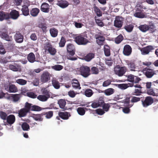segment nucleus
<instances>
[{"mask_svg": "<svg viewBox=\"0 0 158 158\" xmlns=\"http://www.w3.org/2000/svg\"><path fill=\"white\" fill-rule=\"evenodd\" d=\"M66 49L67 52L69 54L67 56L68 59L71 60H77V58L76 57H71L70 55L73 56L74 55L75 53V48L74 46L71 43L68 44L66 46Z\"/></svg>", "mask_w": 158, "mask_h": 158, "instance_id": "f257e3e1", "label": "nucleus"}, {"mask_svg": "<svg viewBox=\"0 0 158 158\" xmlns=\"http://www.w3.org/2000/svg\"><path fill=\"white\" fill-rule=\"evenodd\" d=\"M127 68L125 66H121L119 65H116L114 68V73L118 76H123L127 71Z\"/></svg>", "mask_w": 158, "mask_h": 158, "instance_id": "f03ea898", "label": "nucleus"}, {"mask_svg": "<svg viewBox=\"0 0 158 158\" xmlns=\"http://www.w3.org/2000/svg\"><path fill=\"white\" fill-rule=\"evenodd\" d=\"M74 39L75 42L79 45H85L89 42L87 39L81 34L76 36Z\"/></svg>", "mask_w": 158, "mask_h": 158, "instance_id": "7ed1b4c3", "label": "nucleus"}, {"mask_svg": "<svg viewBox=\"0 0 158 158\" xmlns=\"http://www.w3.org/2000/svg\"><path fill=\"white\" fill-rule=\"evenodd\" d=\"M79 72L80 74L83 77L86 78L90 74V69L87 66L82 65L79 68Z\"/></svg>", "mask_w": 158, "mask_h": 158, "instance_id": "20e7f679", "label": "nucleus"}, {"mask_svg": "<svg viewBox=\"0 0 158 158\" xmlns=\"http://www.w3.org/2000/svg\"><path fill=\"white\" fill-rule=\"evenodd\" d=\"M143 97L141 100L142 104L144 107H147L151 105L154 102L153 98L151 96L146 97L145 98Z\"/></svg>", "mask_w": 158, "mask_h": 158, "instance_id": "39448f33", "label": "nucleus"}, {"mask_svg": "<svg viewBox=\"0 0 158 158\" xmlns=\"http://www.w3.org/2000/svg\"><path fill=\"white\" fill-rule=\"evenodd\" d=\"M44 49L52 55H54L57 52L56 49L49 42L46 43L44 44Z\"/></svg>", "mask_w": 158, "mask_h": 158, "instance_id": "423d86ee", "label": "nucleus"}, {"mask_svg": "<svg viewBox=\"0 0 158 158\" xmlns=\"http://www.w3.org/2000/svg\"><path fill=\"white\" fill-rule=\"evenodd\" d=\"M26 103L27 105V108L29 109V111H39L45 109H50L49 107H47L46 108H41L38 106L34 105L30 103L27 102H26Z\"/></svg>", "mask_w": 158, "mask_h": 158, "instance_id": "0eeeda50", "label": "nucleus"}, {"mask_svg": "<svg viewBox=\"0 0 158 158\" xmlns=\"http://www.w3.org/2000/svg\"><path fill=\"white\" fill-rule=\"evenodd\" d=\"M97 43L100 46L103 45L105 40V37L102 35L101 32H98L95 35Z\"/></svg>", "mask_w": 158, "mask_h": 158, "instance_id": "6e6552de", "label": "nucleus"}, {"mask_svg": "<svg viewBox=\"0 0 158 158\" xmlns=\"http://www.w3.org/2000/svg\"><path fill=\"white\" fill-rule=\"evenodd\" d=\"M51 75L48 71H44L40 77V81L43 83H45L50 80Z\"/></svg>", "mask_w": 158, "mask_h": 158, "instance_id": "1a4fd4ad", "label": "nucleus"}, {"mask_svg": "<svg viewBox=\"0 0 158 158\" xmlns=\"http://www.w3.org/2000/svg\"><path fill=\"white\" fill-rule=\"evenodd\" d=\"M123 18L119 16H116L114 21V26L116 27L121 28L123 25Z\"/></svg>", "mask_w": 158, "mask_h": 158, "instance_id": "9d476101", "label": "nucleus"}, {"mask_svg": "<svg viewBox=\"0 0 158 158\" xmlns=\"http://www.w3.org/2000/svg\"><path fill=\"white\" fill-rule=\"evenodd\" d=\"M14 39L16 42L21 43L23 41L24 36L19 31H17L14 35Z\"/></svg>", "mask_w": 158, "mask_h": 158, "instance_id": "9b49d317", "label": "nucleus"}, {"mask_svg": "<svg viewBox=\"0 0 158 158\" xmlns=\"http://www.w3.org/2000/svg\"><path fill=\"white\" fill-rule=\"evenodd\" d=\"M27 105L26 103L24 107L18 111V115L19 117L25 116L27 113L30 112L29 109L27 108Z\"/></svg>", "mask_w": 158, "mask_h": 158, "instance_id": "f8f14e48", "label": "nucleus"}, {"mask_svg": "<svg viewBox=\"0 0 158 158\" xmlns=\"http://www.w3.org/2000/svg\"><path fill=\"white\" fill-rule=\"evenodd\" d=\"M27 59L28 61L31 63L35 62H40V60L37 59H36V57L35 54L33 52H31L27 55Z\"/></svg>", "mask_w": 158, "mask_h": 158, "instance_id": "ddd939ff", "label": "nucleus"}, {"mask_svg": "<svg viewBox=\"0 0 158 158\" xmlns=\"http://www.w3.org/2000/svg\"><path fill=\"white\" fill-rule=\"evenodd\" d=\"M153 49H154V48L152 46L149 45L141 49V51L142 55H145L148 54Z\"/></svg>", "mask_w": 158, "mask_h": 158, "instance_id": "4468645a", "label": "nucleus"}, {"mask_svg": "<svg viewBox=\"0 0 158 158\" xmlns=\"http://www.w3.org/2000/svg\"><path fill=\"white\" fill-rule=\"evenodd\" d=\"M132 52V48L129 45H125L123 48V54L126 56L130 55Z\"/></svg>", "mask_w": 158, "mask_h": 158, "instance_id": "2eb2a0df", "label": "nucleus"}, {"mask_svg": "<svg viewBox=\"0 0 158 158\" xmlns=\"http://www.w3.org/2000/svg\"><path fill=\"white\" fill-rule=\"evenodd\" d=\"M9 19L11 18L13 19H16L19 16V12L15 10H12L9 14Z\"/></svg>", "mask_w": 158, "mask_h": 158, "instance_id": "dca6fc26", "label": "nucleus"}, {"mask_svg": "<svg viewBox=\"0 0 158 158\" xmlns=\"http://www.w3.org/2000/svg\"><path fill=\"white\" fill-rule=\"evenodd\" d=\"M1 35L2 38L6 41H11L13 40L12 36H10L8 35V32L7 31L2 32V33Z\"/></svg>", "mask_w": 158, "mask_h": 158, "instance_id": "f3484780", "label": "nucleus"}, {"mask_svg": "<svg viewBox=\"0 0 158 158\" xmlns=\"http://www.w3.org/2000/svg\"><path fill=\"white\" fill-rule=\"evenodd\" d=\"M143 11V10H141L140 8H137L136 12L134 14V16L139 18H144L145 17V15L142 12Z\"/></svg>", "mask_w": 158, "mask_h": 158, "instance_id": "a211bd4d", "label": "nucleus"}, {"mask_svg": "<svg viewBox=\"0 0 158 158\" xmlns=\"http://www.w3.org/2000/svg\"><path fill=\"white\" fill-rule=\"evenodd\" d=\"M58 104L60 107L63 109V111L69 109L65 106L66 104V102L64 99H60L58 101Z\"/></svg>", "mask_w": 158, "mask_h": 158, "instance_id": "6ab92c4d", "label": "nucleus"}, {"mask_svg": "<svg viewBox=\"0 0 158 158\" xmlns=\"http://www.w3.org/2000/svg\"><path fill=\"white\" fill-rule=\"evenodd\" d=\"M72 86L73 88L75 89H80L81 87L78 81L76 79H73L71 82Z\"/></svg>", "mask_w": 158, "mask_h": 158, "instance_id": "aec40b11", "label": "nucleus"}, {"mask_svg": "<svg viewBox=\"0 0 158 158\" xmlns=\"http://www.w3.org/2000/svg\"><path fill=\"white\" fill-rule=\"evenodd\" d=\"M59 117L64 120H67L69 119V117L71 116L69 113L65 112H63L60 111L59 112Z\"/></svg>", "mask_w": 158, "mask_h": 158, "instance_id": "412c9836", "label": "nucleus"}, {"mask_svg": "<svg viewBox=\"0 0 158 158\" xmlns=\"http://www.w3.org/2000/svg\"><path fill=\"white\" fill-rule=\"evenodd\" d=\"M147 70L144 72V74L148 78H151L155 74V72L153 70L149 68H145Z\"/></svg>", "mask_w": 158, "mask_h": 158, "instance_id": "4be33fe9", "label": "nucleus"}, {"mask_svg": "<svg viewBox=\"0 0 158 158\" xmlns=\"http://www.w3.org/2000/svg\"><path fill=\"white\" fill-rule=\"evenodd\" d=\"M7 123L10 125L13 124L15 121V117L13 114L8 115L6 119Z\"/></svg>", "mask_w": 158, "mask_h": 158, "instance_id": "5701e85b", "label": "nucleus"}, {"mask_svg": "<svg viewBox=\"0 0 158 158\" xmlns=\"http://www.w3.org/2000/svg\"><path fill=\"white\" fill-rule=\"evenodd\" d=\"M22 96V93L20 94H12L11 97L13 102H17L20 101Z\"/></svg>", "mask_w": 158, "mask_h": 158, "instance_id": "b1692460", "label": "nucleus"}, {"mask_svg": "<svg viewBox=\"0 0 158 158\" xmlns=\"http://www.w3.org/2000/svg\"><path fill=\"white\" fill-rule=\"evenodd\" d=\"M49 6L46 2L43 3L41 6V10L45 13H48L49 12Z\"/></svg>", "mask_w": 158, "mask_h": 158, "instance_id": "393cba45", "label": "nucleus"}, {"mask_svg": "<svg viewBox=\"0 0 158 158\" xmlns=\"http://www.w3.org/2000/svg\"><path fill=\"white\" fill-rule=\"evenodd\" d=\"M139 29L143 32H145L148 30H151L152 28L146 24L141 25L138 27Z\"/></svg>", "mask_w": 158, "mask_h": 158, "instance_id": "a878e982", "label": "nucleus"}, {"mask_svg": "<svg viewBox=\"0 0 158 158\" xmlns=\"http://www.w3.org/2000/svg\"><path fill=\"white\" fill-rule=\"evenodd\" d=\"M9 19V13H5L3 11H0V21H2L4 19Z\"/></svg>", "mask_w": 158, "mask_h": 158, "instance_id": "bb28decb", "label": "nucleus"}, {"mask_svg": "<svg viewBox=\"0 0 158 158\" xmlns=\"http://www.w3.org/2000/svg\"><path fill=\"white\" fill-rule=\"evenodd\" d=\"M43 113L40 114H34L33 116V118L36 121H42L43 119Z\"/></svg>", "mask_w": 158, "mask_h": 158, "instance_id": "cd10ccee", "label": "nucleus"}, {"mask_svg": "<svg viewBox=\"0 0 158 158\" xmlns=\"http://www.w3.org/2000/svg\"><path fill=\"white\" fill-rule=\"evenodd\" d=\"M57 5L62 8H64L68 6L69 3L66 1L60 0L58 2Z\"/></svg>", "mask_w": 158, "mask_h": 158, "instance_id": "c85d7f7f", "label": "nucleus"}, {"mask_svg": "<svg viewBox=\"0 0 158 158\" xmlns=\"http://www.w3.org/2000/svg\"><path fill=\"white\" fill-rule=\"evenodd\" d=\"M104 51L105 55L109 56L110 55V47L107 45H105L104 46Z\"/></svg>", "mask_w": 158, "mask_h": 158, "instance_id": "c756f323", "label": "nucleus"}, {"mask_svg": "<svg viewBox=\"0 0 158 158\" xmlns=\"http://www.w3.org/2000/svg\"><path fill=\"white\" fill-rule=\"evenodd\" d=\"M116 103H104L102 106L104 110L106 111H107L109 110L111 105H116Z\"/></svg>", "mask_w": 158, "mask_h": 158, "instance_id": "7c9ffc66", "label": "nucleus"}, {"mask_svg": "<svg viewBox=\"0 0 158 158\" xmlns=\"http://www.w3.org/2000/svg\"><path fill=\"white\" fill-rule=\"evenodd\" d=\"M101 92L104 93L107 96L110 95L114 92V89L112 88H110L105 90L104 91H101Z\"/></svg>", "mask_w": 158, "mask_h": 158, "instance_id": "2f4dec72", "label": "nucleus"}, {"mask_svg": "<svg viewBox=\"0 0 158 158\" xmlns=\"http://www.w3.org/2000/svg\"><path fill=\"white\" fill-rule=\"evenodd\" d=\"M60 83L59 81L56 79H53L52 80V84L54 87L56 89H58L60 88Z\"/></svg>", "mask_w": 158, "mask_h": 158, "instance_id": "473e14b6", "label": "nucleus"}, {"mask_svg": "<svg viewBox=\"0 0 158 158\" xmlns=\"http://www.w3.org/2000/svg\"><path fill=\"white\" fill-rule=\"evenodd\" d=\"M38 27L42 29L43 33H46L47 31V25L45 23H40L38 25Z\"/></svg>", "mask_w": 158, "mask_h": 158, "instance_id": "72a5a7b5", "label": "nucleus"}, {"mask_svg": "<svg viewBox=\"0 0 158 158\" xmlns=\"http://www.w3.org/2000/svg\"><path fill=\"white\" fill-rule=\"evenodd\" d=\"M94 56L95 55L94 53H89L84 57V59L86 61L89 62L93 59L94 57Z\"/></svg>", "mask_w": 158, "mask_h": 158, "instance_id": "f704fd0d", "label": "nucleus"}, {"mask_svg": "<svg viewBox=\"0 0 158 158\" xmlns=\"http://www.w3.org/2000/svg\"><path fill=\"white\" fill-rule=\"evenodd\" d=\"M21 10L24 15L27 16L29 15V9L27 6H23Z\"/></svg>", "mask_w": 158, "mask_h": 158, "instance_id": "c9c22d12", "label": "nucleus"}, {"mask_svg": "<svg viewBox=\"0 0 158 158\" xmlns=\"http://www.w3.org/2000/svg\"><path fill=\"white\" fill-rule=\"evenodd\" d=\"M50 32L51 36L53 37H55L57 35L58 31L55 28L50 29Z\"/></svg>", "mask_w": 158, "mask_h": 158, "instance_id": "e433bc0d", "label": "nucleus"}, {"mask_svg": "<svg viewBox=\"0 0 158 158\" xmlns=\"http://www.w3.org/2000/svg\"><path fill=\"white\" fill-rule=\"evenodd\" d=\"M133 105L134 104H128L127 107H122L123 111L125 114H128L130 112V108L132 107Z\"/></svg>", "mask_w": 158, "mask_h": 158, "instance_id": "4c0bfd02", "label": "nucleus"}, {"mask_svg": "<svg viewBox=\"0 0 158 158\" xmlns=\"http://www.w3.org/2000/svg\"><path fill=\"white\" fill-rule=\"evenodd\" d=\"M40 12V10L37 8H34L30 10V13L31 16L33 17L36 16Z\"/></svg>", "mask_w": 158, "mask_h": 158, "instance_id": "58836bf2", "label": "nucleus"}, {"mask_svg": "<svg viewBox=\"0 0 158 158\" xmlns=\"http://www.w3.org/2000/svg\"><path fill=\"white\" fill-rule=\"evenodd\" d=\"M53 112L52 111H49L48 112H43L44 114L43 116L45 115V117L47 119H50L53 116Z\"/></svg>", "mask_w": 158, "mask_h": 158, "instance_id": "ea45409f", "label": "nucleus"}, {"mask_svg": "<svg viewBox=\"0 0 158 158\" xmlns=\"http://www.w3.org/2000/svg\"><path fill=\"white\" fill-rule=\"evenodd\" d=\"M87 110L86 108L79 107L77 109V111L80 115H83L85 113V110Z\"/></svg>", "mask_w": 158, "mask_h": 158, "instance_id": "a19ab883", "label": "nucleus"}, {"mask_svg": "<svg viewBox=\"0 0 158 158\" xmlns=\"http://www.w3.org/2000/svg\"><path fill=\"white\" fill-rule=\"evenodd\" d=\"M18 90V89L15 85L12 84L10 85L9 92L15 93L17 92Z\"/></svg>", "mask_w": 158, "mask_h": 158, "instance_id": "79ce46f5", "label": "nucleus"}, {"mask_svg": "<svg viewBox=\"0 0 158 158\" xmlns=\"http://www.w3.org/2000/svg\"><path fill=\"white\" fill-rule=\"evenodd\" d=\"M124 37L122 34L119 35L114 39L115 42L116 44L120 43L123 40Z\"/></svg>", "mask_w": 158, "mask_h": 158, "instance_id": "37998d69", "label": "nucleus"}, {"mask_svg": "<svg viewBox=\"0 0 158 158\" xmlns=\"http://www.w3.org/2000/svg\"><path fill=\"white\" fill-rule=\"evenodd\" d=\"M94 9L97 16L100 17L102 16V11L98 7L95 6L94 7Z\"/></svg>", "mask_w": 158, "mask_h": 158, "instance_id": "c03bdc74", "label": "nucleus"}, {"mask_svg": "<svg viewBox=\"0 0 158 158\" xmlns=\"http://www.w3.org/2000/svg\"><path fill=\"white\" fill-rule=\"evenodd\" d=\"M94 92L91 89H87L85 91V95L87 97H91L93 94Z\"/></svg>", "mask_w": 158, "mask_h": 158, "instance_id": "a18cd8bd", "label": "nucleus"}, {"mask_svg": "<svg viewBox=\"0 0 158 158\" xmlns=\"http://www.w3.org/2000/svg\"><path fill=\"white\" fill-rule=\"evenodd\" d=\"M9 69L12 70L17 72L19 71L20 69V66L18 65H14L12 64H10L9 66Z\"/></svg>", "mask_w": 158, "mask_h": 158, "instance_id": "49530a36", "label": "nucleus"}, {"mask_svg": "<svg viewBox=\"0 0 158 158\" xmlns=\"http://www.w3.org/2000/svg\"><path fill=\"white\" fill-rule=\"evenodd\" d=\"M48 97L44 95H39L37 97V99L40 101L45 102L47 100L48 98Z\"/></svg>", "mask_w": 158, "mask_h": 158, "instance_id": "de8ad7c7", "label": "nucleus"}, {"mask_svg": "<svg viewBox=\"0 0 158 158\" xmlns=\"http://www.w3.org/2000/svg\"><path fill=\"white\" fill-rule=\"evenodd\" d=\"M41 92L43 94H44V95L47 96L48 97V98H50V92L46 88H43L41 90Z\"/></svg>", "mask_w": 158, "mask_h": 158, "instance_id": "09e8293b", "label": "nucleus"}, {"mask_svg": "<svg viewBox=\"0 0 158 158\" xmlns=\"http://www.w3.org/2000/svg\"><path fill=\"white\" fill-rule=\"evenodd\" d=\"M97 17L95 16L94 17L95 22L100 27H103L104 25L102 20L99 19H97Z\"/></svg>", "mask_w": 158, "mask_h": 158, "instance_id": "8fccbe9b", "label": "nucleus"}, {"mask_svg": "<svg viewBox=\"0 0 158 158\" xmlns=\"http://www.w3.org/2000/svg\"><path fill=\"white\" fill-rule=\"evenodd\" d=\"M21 127L23 130L28 131L30 129L29 125L26 123L24 122L21 125Z\"/></svg>", "mask_w": 158, "mask_h": 158, "instance_id": "3c124183", "label": "nucleus"}, {"mask_svg": "<svg viewBox=\"0 0 158 158\" xmlns=\"http://www.w3.org/2000/svg\"><path fill=\"white\" fill-rule=\"evenodd\" d=\"M66 42L65 38L63 36H62L59 44V47L61 48L64 47Z\"/></svg>", "mask_w": 158, "mask_h": 158, "instance_id": "603ef678", "label": "nucleus"}, {"mask_svg": "<svg viewBox=\"0 0 158 158\" xmlns=\"http://www.w3.org/2000/svg\"><path fill=\"white\" fill-rule=\"evenodd\" d=\"M129 68L131 71H135L136 69L135 64L133 62H131L128 64Z\"/></svg>", "mask_w": 158, "mask_h": 158, "instance_id": "864d4df0", "label": "nucleus"}, {"mask_svg": "<svg viewBox=\"0 0 158 158\" xmlns=\"http://www.w3.org/2000/svg\"><path fill=\"white\" fill-rule=\"evenodd\" d=\"M118 87L122 89H125L129 87L128 84H118Z\"/></svg>", "mask_w": 158, "mask_h": 158, "instance_id": "5fc2aeb1", "label": "nucleus"}, {"mask_svg": "<svg viewBox=\"0 0 158 158\" xmlns=\"http://www.w3.org/2000/svg\"><path fill=\"white\" fill-rule=\"evenodd\" d=\"M90 71L92 74H97L99 73V70L98 68L95 66L91 67Z\"/></svg>", "mask_w": 158, "mask_h": 158, "instance_id": "6e6d98bb", "label": "nucleus"}, {"mask_svg": "<svg viewBox=\"0 0 158 158\" xmlns=\"http://www.w3.org/2000/svg\"><path fill=\"white\" fill-rule=\"evenodd\" d=\"M7 114L2 111H0V118L3 120H6L7 117Z\"/></svg>", "mask_w": 158, "mask_h": 158, "instance_id": "4d7b16f0", "label": "nucleus"}, {"mask_svg": "<svg viewBox=\"0 0 158 158\" xmlns=\"http://www.w3.org/2000/svg\"><path fill=\"white\" fill-rule=\"evenodd\" d=\"M134 26L131 24H129L125 26L124 28L128 32H131Z\"/></svg>", "mask_w": 158, "mask_h": 158, "instance_id": "13d9d810", "label": "nucleus"}, {"mask_svg": "<svg viewBox=\"0 0 158 158\" xmlns=\"http://www.w3.org/2000/svg\"><path fill=\"white\" fill-rule=\"evenodd\" d=\"M16 82L22 85H25L27 83V81L26 80L22 79H18L16 80Z\"/></svg>", "mask_w": 158, "mask_h": 158, "instance_id": "bf43d9fd", "label": "nucleus"}, {"mask_svg": "<svg viewBox=\"0 0 158 158\" xmlns=\"http://www.w3.org/2000/svg\"><path fill=\"white\" fill-rule=\"evenodd\" d=\"M97 102L99 107H102L104 103L103 98L102 97H100L98 101H97Z\"/></svg>", "mask_w": 158, "mask_h": 158, "instance_id": "052dcab7", "label": "nucleus"}, {"mask_svg": "<svg viewBox=\"0 0 158 158\" xmlns=\"http://www.w3.org/2000/svg\"><path fill=\"white\" fill-rule=\"evenodd\" d=\"M63 66L59 64H56L52 66V69L56 71H60L63 69Z\"/></svg>", "mask_w": 158, "mask_h": 158, "instance_id": "680f3d73", "label": "nucleus"}, {"mask_svg": "<svg viewBox=\"0 0 158 158\" xmlns=\"http://www.w3.org/2000/svg\"><path fill=\"white\" fill-rule=\"evenodd\" d=\"M135 76L132 74H130L127 76V81L133 83L134 81Z\"/></svg>", "mask_w": 158, "mask_h": 158, "instance_id": "e2e57ef3", "label": "nucleus"}, {"mask_svg": "<svg viewBox=\"0 0 158 158\" xmlns=\"http://www.w3.org/2000/svg\"><path fill=\"white\" fill-rule=\"evenodd\" d=\"M143 97L140 98L137 97L135 96L132 97V98L131 100V102L132 103L136 102L139 101L140 99H142Z\"/></svg>", "mask_w": 158, "mask_h": 158, "instance_id": "0e129e2a", "label": "nucleus"}, {"mask_svg": "<svg viewBox=\"0 0 158 158\" xmlns=\"http://www.w3.org/2000/svg\"><path fill=\"white\" fill-rule=\"evenodd\" d=\"M142 93L141 89H135L134 91L132 93V94L137 96H140Z\"/></svg>", "mask_w": 158, "mask_h": 158, "instance_id": "69168bd1", "label": "nucleus"}, {"mask_svg": "<svg viewBox=\"0 0 158 158\" xmlns=\"http://www.w3.org/2000/svg\"><path fill=\"white\" fill-rule=\"evenodd\" d=\"M27 96L31 98H35L36 97L37 95L34 93L32 92H29L27 93Z\"/></svg>", "mask_w": 158, "mask_h": 158, "instance_id": "338daca9", "label": "nucleus"}, {"mask_svg": "<svg viewBox=\"0 0 158 158\" xmlns=\"http://www.w3.org/2000/svg\"><path fill=\"white\" fill-rule=\"evenodd\" d=\"M111 81L110 79H108L104 81L102 84L103 87H107L111 84Z\"/></svg>", "mask_w": 158, "mask_h": 158, "instance_id": "774afa93", "label": "nucleus"}]
</instances>
